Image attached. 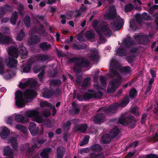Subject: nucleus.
<instances>
[{
    "label": "nucleus",
    "instance_id": "41",
    "mask_svg": "<svg viewBox=\"0 0 158 158\" xmlns=\"http://www.w3.org/2000/svg\"><path fill=\"white\" fill-rule=\"evenodd\" d=\"M138 109V108L137 107H134L132 108L131 111L135 115H138L139 114Z\"/></svg>",
    "mask_w": 158,
    "mask_h": 158
},
{
    "label": "nucleus",
    "instance_id": "23",
    "mask_svg": "<svg viewBox=\"0 0 158 158\" xmlns=\"http://www.w3.org/2000/svg\"><path fill=\"white\" fill-rule=\"evenodd\" d=\"M40 47L43 50H44L48 49L50 47V45L47 43L44 42L40 44Z\"/></svg>",
    "mask_w": 158,
    "mask_h": 158
},
{
    "label": "nucleus",
    "instance_id": "3",
    "mask_svg": "<svg viewBox=\"0 0 158 158\" xmlns=\"http://www.w3.org/2000/svg\"><path fill=\"white\" fill-rule=\"evenodd\" d=\"M7 52L11 58L7 60L6 63L8 66L10 67H14L16 66L17 61L14 58L17 57L18 56V52L17 49L14 47H11L8 48Z\"/></svg>",
    "mask_w": 158,
    "mask_h": 158
},
{
    "label": "nucleus",
    "instance_id": "53",
    "mask_svg": "<svg viewBox=\"0 0 158 158\" xmlns=\"http://www.w3.org/2000/svg\"><path fill=\"white\" fill-rule=\"evenodd\" d=\"M50 113L48 111H45L43 113L45 117L48 116L50 115Z\"/></svg>",
    "mask_w": 158,
    "mask_h": 158
},
{
    "label": "nucleus",
    "instance_id": "50",
    "mask_svg": "<svg viewBox=\"0 0 158 158\" xmlns=\"http://www.w3.org/2000/svg\"><path fill=\"white\" fill-rule=\"evenodd\" d=\"M5 12L2 7H0V18L2 17L4 14Z\"/></svg>",
    "mask_w": 158,
    "mask_h": 158
},
{
    "label": "nucleus",
    "instance_id": "11",
    "mask_svg": "<svg viewBox=\"0 0 158 158\" xmlns=\"http://www.w3.org/2000/svg\"><path fill=\"white\" fill-rule=\"evenodd\" d=\"M29 130L32 135H36L39 132V128L34 123H31L29 124Z\"/></svg>",
    "mask_w": 158,
    "mask_h": 158
},
{
    "label": "nucleus",
    "instance_id": "48",
    "mask_svg": "<svg viewBox=\"0 0 158 158\" xmlns=\"http://www.w3.org/2000/svg\"><path fill=\"white\" fill-rule=\"evenodd\" d=\"M52 83H54L55 85H60L61 83V81L60 80H53L52 81Z\"/></svg>",
    "mask_w": 158,
    "mask_h": 158
},
{
    "label": "nucleus",
    "instance_id": "38",
    "mask_svg": "<svg viewBox=\"0 0 158 158\" xmlns=\"http://www.w3.org/2000/svg\"><path fill=\"white\" fill-rule=\"evenodd\" d=\"M133 7V6L132 4H128L125 6V10L127 11H130L132 10Z\"/></svg>",
    "mask_w": 158,
    "mask_h": 158
},
{
    "label": "nucleus",
    "instance_id": "59",
    "mask_svg": "<svg viewBox=\"0 0 158 158\" xmlns=\"http://www.w3.org/2000/svg\"><path fill=\"white\" fill-rule=\"evenodd\" d=\"M153 139L156 141L158 140V133H156L155 136L153 138Z\"/></svg>",
    "mask_w": 158,
    "mask_h": 158
},
{
    "label": "nucleus",
    "instance_id": "7",
    "mask_svg": "<svg viewBox=\"0 0 158 158\" xmlns=\"http://www.w3.org/2000/svg\"><path fill=\"white\" fill-rule=\"evenodd\" d=\"M102 95V93L99 91L95 93L94 91L92 90L89 93L85 94L84 97L85 100H87L92 98H101Z\"/></svg>",
    "mask_w": 158,
    "mask_h": 158
},
{
    "label": "nucleus",
    "instance_id": "36",
    "mask_svg": "<svg viewBox=\"0 0 158 158\" xmlns=\"http://www.w3.org/2000/svg\"><path fill=\"white\" fill-rule=\"evenodd\" d=\"M109 11V13L111 15H116V9H115L114 7V6H112L110 7Z\"/></svg>",
    "mask_w": 158,
    "mask_h": 158
},
{
    "label": "nucleus",
    "instance_id": "1",
    "mask_svg": "<svg viewBox=\"0 0 158 158\" xmlns=\"http://www.w3.org/2000/svg\"><path fill=\"white\" fill-rule=\"evenodd\" d=\"M24 117L20 114L16 115L15 119L18 122L24 123L28 121V118H31L32 120L39 123H42V124H46L47 127L50 126V121L48 120L44 121V119L40 115V113L35 110H29L25 112Z\"/></svg>",
    "mask_w": 158,
    "mask_h": 158
},
{
    "label": "nucleus",
    "instance_id": "16",
    "mask_svg": "<svg viewBox=\"0 0 158 158\" xmlns=\"http://www.w3.org/2000/svg\"><path fill=\"white\" fill-rule=\"evenodd\" d=\"M120 123L123 125H127L131 121V119L125 117L124 116H122L119 119Z\"/></svg>",
    "mask_w": 158,
    "mask_h": 158
},
{
    "label": "nucleus",
    "instance_id": "17",
    "mask_svg": "<svg viewBox=\"0 0 158 158\" xmlns=\"http://www.w3.org/2000/svg\"><path fill=\"white\" fill-rule=\"evenodd\" d=\"M3 154L5 156L12 155L13 152L12 150L9 146H6L3 148Z\"/></svg>",
    "mask_w": 158,
    "mask_h": 158
},
{
    "label": "nucleus",
    "instance_id": "37",
    "mask_svg": "<svg viewBox=\"0 0 158 158\" xmlns=\"http://www.w3.org/2000/svg\"><path fill=\"white\" fill-rule=\"evenodd\" d=\"M117 53L119 56H123L125 54L124 50L120 48L117 50Z\"/></svg>",
    "mask_w": 158,
    "mask_h": 158
},
{
    "label": "nucleus",
    "instance_id": "57",
    "mask_svg": "<svg viewBox=\"0 0 158 158\" xmlns=\"http://www.w3.org/2000/svg\"><path fill=\"white\" fill-rule=\"evenodd\" d=\"M44 75V72H42L40 74H39V77L40 78L41 81H42V77Z\"/></svg>",
    "mask_w": 158,
    "mask_h": 158
},
{
    "label": "nucleus",
    "instance_id": "39",
    "mask_svg": "<svg viewBox=\"0 0 158 158\" xmlns=\"http://www.w3.org/2000/svg\"><path fill=\"white\" fill-rule=\"evenodd\" d=\"M90 78H86L84 80L83 84H82V86L84 87L87 86L90 83Z\"/></svg>",
    "mask_w": 158,
    "mask_h": 158
},
{
    "label": "nucleus",
    "instance_id": "9",
    "mask_svg": "<svg viewBox=\"0 0 158 158\" xmlns=\"http://www.w3.org/2000/svg\"><path fill=\"white\" fill-rule=\"evenodd\" d=\"M95 30L99 34L109 36L111 34V30L107 26H103L100 30L97 28H95Z\"/></svg>",
    "mask_w": 158,
    "mask_h": 158
},
{
    "label": "nucleus",
    "instance_id": "29",
    "mask_svg": "<svg viewBox=\"0 0 158 158\" xmlns=\"http://www.w3.org/2000/svg\"><path fill=\"white\" fill-rule=\"evenodd\" d=\"M15 128L21 130L24 133H25L26 131V128L22 125L17 124L15 126Z\"/></svg>",
    "mask_w": 158,
    "mask_h": 158
},
{
    "label": "nucleus",
    "instance_id": "58",
    "mask_svg": "<svg viewBox=\"0 0 158 158\" xmlns=\"http://www.w3.org/2000/svg\"><path fill=\"white\" fill-rule=\"evenodd\" d=\"M151 85H149L147 88V90L145 92V94H147V93L151 89Z\"/></svg>",
    "mask_w": 158,
    "mask_h": 158
},
{
    "label": "nucleus",
    "instance_id": "54",
    "mask_svg": "<svg viewBox=\"0 0 158 158\" xmlns=\"http://www.w3.org/2000/svg\"><path fill=\"white\" fill-rule=\"evenodd\" d=\"M87 128V126L85 125H82L81 127V129L82 130V131L84 132L86 131Z\"/></svg>",
    "mask_w": 158,
    "mask_h": 158
},
{
    "label": "nucleus",
    "instance_id": "25",
    "mask_svg": "<svg viewBox=\"0 0 158 158\" xmlns=\"http://www.w3.org/2000/svg\"><path fill=\"white\" fill-rule=\"evenodd\" d=\"M10 142L12 145L13 148L15 149H16L17 147V143L16 139L11 138L10 140Z\"/></svg>",
    "mask_w": 158,
    "mask_h": 158
},
{
    "label": "nucleus",
    "instance_id": "15",
    "mask_svg": "<svg viewBox=\"0 0 158 158\" xmlns=\"http://www.w3.org/2000/svg\"><path fill=\"white\" fill-rule=\"evenodd\" d=\"M51 151V148H48L43 150L40 153L42 158H49L48 154Z\"/></svg>",
    "mask_w": 158,
    "mask_h": 158
},
{
    "label": "nucleus",
    "instance_id": "35",
    "mask_svg": "<svg viewBox=\"0 0 158 158\" xmlns=\"http://www.w3.org/2000/svg\"><path fill=\"white\" fill-rule=\"evenodd\" d=\"M100 81L102 84L103 87H105L106 86V77H102L100 78Z\"/></svg>",
    "mask_w": 158,
    "mask_h": 158
},
{
    "label": "nucleus",
    "instance_id": "40",
    "mask_svg": "<svg viewBox=\"0 0 158 158\" xmlns=\"http://www.w3.org/2000/svg\"><path fill=\"white\" fill-rule=\"evenodd\" d=\"M13 119L12 117L9 116L6 118V122L7 123L11 125L12 123Z\"/></svg>",
    "mask_w": 158,
    "mask_h": 158
},
{
    "label": "nucleus",
    "instance_id": "14",
    "mask_svg": "<svg viewBox=\"0 0 158 158\" xmlns=\"http://www.w3.org/2000/svg\"><path fill=\"white\" fill-rule=\"evenodd\" d=\"M12 39L10 37H3L2 34L0 33V43L1 44L8 43L11 42Z\"/></svg>",
    "mask_w": 158,
    "mask_h": 158
},
{
    "label": "nucleus",
    "instance_id": "4",
    "mask_svg": "<svg viewBox=\"0 0 158 158\" xmlns=\"http://www.w3.org/2000/svg\"><path fill=\"white\" fill-rule=\"evenodd\" d=\"M129 102V97L127 96L123 100L120 104L117 103H114L105 110L104 112L106 114L109 115H111L112 113H115L118 106L124 107Z\"/></svg>",
    "mask_w": 158,
    "mask_h": 158
},
{
    "label": "nucleus",
    "instance_id": "55",
    "mask_svg": "<svg viewBox=\"0 0 158 158\" xmlns=\"http://www.w3.org/2000/svg\"><path fill=\"white\" fill-rule=\"evenodd\" d=\"M47 1V0H46L44 2H41L40 3V6L41 7L44 6L46 5Z\"/></svg>",
    "mask_w": 158,
    "mask_h": 158
},
{
    "label": "nucleus",
    "instance_id": "64",
    "mask_svg": "<svg viewBox=\"0 0 158 158\" xmlns=\"http://www.w3.org/2000/svg\"><path fill=\"white\" fill-rule=\"evenodd\" d=\"M138 141H135L131 144V145H132L131 146H133L134 147H135L136 146H137L138 145Z\"/></svg>",
    "mask_w": 158,
    "mask_h": 158
},
{
    "label": "nucleus",
    "instance_id": "49",
    "mask_svg": "<svg viewBox=\"0 0 158 158\" xmlns=\"http://www.w3.org/2000/svg\"><path fill=\"white\" fill-rule=\"evenodd\" d=\"M93 149L95 150H100L101 149V147L98 144H96L93 147Z\"/></svg>",
    "mask_w": 158,
    "mask_h": 158
},
{
    "label": "nucleus",
    "instance_id": "26",
    "mask_svg": "<svg viewBox=\"0 0 158 158\" xmlns=\"http://www.w3.org/2000/svg\"><path fill=\"white\" fill-rule=\"evenodd\" d=\"M89 138V136L88 135L86 136L81 141L80 143V145L81 146H82L88 143Z\"/></svg>",
    "mask_w": 158,
    "mask_h": 158
},
{
    "label": "nucleus",
    "instance_id": "18",
    "mask_svg": "<svg viewBox=\"0 0 158 158\" xmlns=\"http://www.w3.org/2000/svg\"><path fill=\"white\" fill-rule=\"evenodd\" d=\"M64 151V149L63 147L58 148L57 149V158H62Z\"/></svg>",
    "mask_w": 158,
    "mask_h": 158
},
{
    "label": "nucleus",
    "instance_id": "61",
    "mask_svg": "<svg viewBox=\"0 0 158 158\" xmlns=\"http://www.w3.org/2000/svg\"><path fill=\"white\" fill-rule=\"evenodd\" d=\"M94 156L95 157V158H103V156L102 155H98L97 154L94 155Z\"/></svg>",
    "mask_w": 158,
    "mask_h": 158
},
{
    "label": "nucleus",
    "instance_id": "8",
    "mask_svg": "<svg viewBox=\"0 0 158 158\" xmlns=\"http://www.w3.org/2000/svg\"><path fill=\"white\" fill-rule=\"evenodd\" d=\"M36 95L35 92L31 89L27 90L24 94V98L26 101L28 102H31Z\"/></svg>",
    "mask_w": 158,
    "mask_h": 158
},
{
    "label": "nucleus",
    "instance_id": "47",
    "mask_svg": "<svg viewBox=\"0 0 158 158\" xmlns=\"http://www.w3.org/2000/svg\"><path fill=\"white\" fill-rule=\"evenodd\" d=\"M158 8V5H155L153 6L152 7H151L150 9V11H149V12L151 13H152L154 10L155 9H156Z\"/></svg>",
    "mask_w": 158,
    "mask_h": 158
},
{
    "label": "nucleus",
    "instance_id": "60",
    "mask_svg": "<svg viewBox=\"0 0 158 158\" xmlns=\"http://www.w3.org/2000/svg\"><path fill=\"white\" fill-rule=\"evenodd\" d=\"M146 114H143L142 116V123H144V121L145 120V119H146Z\"/></svg>",
    "mask_w": 158,
    "mask_h": 158
},
{
    "label": "nucleus",
    "instance_id": "63",
    "mask_svg": "<svg viewBox=\"0 0 158 158\" xmlns=\"http://www.w3.org/2000/svg\"><path fill=\"white\" fill-rule=\"evenodd\" d=\"M150 73L153 77H156V74L154 71L152 70H151Z\"/></svg>",
    "mask_w": 158,
    "mask_h": 158
},
{
    "label": "nucleus",
    "instance_id": "45",
    "mask_svg": "<svg viewBox=\"0 0 158 158\" xmlns=\"http://www.w3.org/2000/svg\"><path fill=\"white\" fill-rule=\"evenodd\" d=\"M143 18L146 20H149L150 19V17L149 16L147 13H144L143 14Z\"/></svg>",
    "mask_w": 158,
    "mask_h": 158
},
{
    "label": "nucleus",
    "instance_id": "33",
    "mask_svg": "<svg viewBox=\"0 0 158 158\" xmlns=\"http://www.w3.org/2000/svg\"><path fill=\"white\" fill-rule=\"evenodd\" d=\"M30 22V18L29 16H26L24 19V24L25 26L28 27L29 26Z\"/></svg>",
    "mask_w": 158,
    "mask_h": 158
},
{
    "label": "nucleus",
    "instance_id": "19",
    "mask_svg": "<svg viewBox=\"0 0 158 158\" xmlns=\"http://www.w3.org/2000/svg\"><path fill=\"white\" fill-rule=\"evenodd\" d=\"M19 49L20 50L19 53L21 55V56L23 58H25L27 56V52L25 48L23 47L22 44L20 45Z\"/></svg>",
    "mask_w": 158,
    "mask_h": 158
},
{
    "label": "nucleus",
    "instance_id": "31",
    "mask_svg": "<svg viewBox=\"0 0 158 158\" xmlns=\"http://www.w3.org/2000/svg\"><path fill=\"white\" fill-rule=\"evenodd\" d=\"M4 66L2 58H0V74H3L4 73Z\"/></svg>",
    "mask_w": 158,
    "mask_h": 158
},
{
    "label": "nucleus",
    "instance_id": "28",
    "mask_svg": "<svg viewBox=\"0 0 158 158\" xmlns=\"http://www.w3.org/2000/svg\"><path fill=\"white\" fill-rule=\"evenodd\" d=\"M31 82V81L28 80L24 83L20 82L19 85V87L21 88H24L25 87L28 86Z\"/></svg>",
    "mask_w": 158,
    "mask_h": 158
},
{
    "label": "nucleus",
    "instance_id": "30",
    "mask_svg": "<svg viewBox=\"0 0 158 158\" xmlns=\"http://www.w3.org/2000/svg\"><path fill=\"white\" fill-rule=\"evenodd\" d=\"M130 96L131 98L135 97L137 95L136 90L133 88L131 89L130 92Z\"/></svg>",
    "mask_w": 158,
    "mask_h": 158
},
{
    "label": "nucleus",
    "instance_id": "6",
    "mask_svg": "<svg viewBox=\"0 0 158 158\" xmlns=\"http://www.w3.org/2000/svg\"><path fill=\"white\" fill-rule=\"evenodd\" d=\"M16 104L19 107L22 108L25 106L24 101L21 91H17L15 93Z\"/></svg>",
    "mask_w": 158,
    "mask_h": 158
},
{
    "label": "nucleus",
    "instance_id": "62",
    "mask_svg": "<svg viewBox=\"0 0 158 158\" xmlns=\"http://www.w3.org/2000/svg\"><path fill=\"white\" fill-rule=\"evenodd\" d=\"M55 0H52L51 1L50 0H48L47 2L48 4H52L53 3L55 2Z\"/></svg>",
    "mask_w": 158,
    "mask_h": 158
},
{
    "label": "nucleus",
    "instance_id": "22",
    "mask_svg": "<svg viewBox=\"0 0 158 158\" xmlns=\"http://www.w3.org/2000/svg\"><path fill=\"white\" fill-rule=\"evenodd\" d=\"M17 13V12H14L10 18V21L11 23L13 24H15L16 23L18 17Z\"/></svg>",
    "mask_w": 158,
    "mask_h": 158
},
{
    "label": "nucleus",
    "instance_id": "24",
    "mask_svg": "<svg viewBox=\"0 0 158 158\" xmlns=\"http://www.w3.org/2000/svg\"><path fill=\"white\" fill-rule=\"evenodd\" d=\"M25 36V34L23 31L21 30L16 37V40L20 41L22 40Z\"/></svg>",
    "mask_w": 158,
    "mask_h": 158
},
{
    "label": "nucleus",
    "instance_id": "27",
    "mask_svg": "<svg viewBox=\"0 0 158 158\" xmlns=\"http://www.w3.org/2000/svg\"><path fill=\"white\" fill-rule=\"evenodd\" d=\"M15 73L12 71H9L5 73V78L7 79H10L15 76Z\"/></svg>",
    "mask_w": 158,
    "mask_h": 158
},
{
    "label": "nucleus",
    "instance_id": "56",
    "mask_svg": "<svg viewBox=\"0 0 158 158\" xmlns=\"http://www.w3.org/2000/svg\"><path fill=\"white\" fill-rule=\"evenodd\" d=\"M124 70L125 72L127 73L130 72L131 70L130 67L129 66H127L124 68Z\"/></svg>",
    "mask_w": 158,
    "mask_h": 158
},
{
    "label": "nucleus",
    "instance_id": "51",
    "mask_svg": "<svg viewBox=\"0 0 158 158\" xmlns=\"http://www.w3.org/2000/svg\"><path fill=\"white\" fill-rule=\"evenodd\" d=\"M146 158H158V156L155 155H148Z\"/></svg>",
    "mask_w": 158,
    "mask_h": 158
},
{
    "label": "nucleus",
    "instance_id": "13",
    "mask_svg": "<svg viewBox=\"0 0 158 158\" xmlns=\"http://www.w3.org/2000/svg\"><path fill=\"white\" fill-rule=\"evenodd\" d=\"M105 118L103 114H99L94 117V121L95 123H99L103 122L105 120Z\"/></svg>",
    "mask_w": 158,
    "mask_h": 158
},
{
    "label": "nucleus",
    "instance_id": "46",
    "mask_svg": "<svg viewBox=\"0 0 158 158\" xmlns=\"http://www.w3.org/2000/svg\"><path fill=\"white\" fill-rule=\"evenodd\" d=\"M43 96L45 98H49L52 95L51 94L49 93L46 92L43 94Z\"/></svg>",
    "mask_w": 158,
    "mask_h": 158
},
{
    "label": "nucleus",
    "instance_id": "52",
    "mask_svg": "<svg viewBox=\"0 0 158 158\" xmlns=\"http://www.w3.org/2000/svg\"><path fill=\"white\" fill-rule=\"evenodd\" d=\"M134 152H130L127 155V158H130L134 154Z\"/></svg>",
    "mask_w": 158,
    "mask_h": 158
},
{
    "label": "nucleus",
    "instance_id": "10",
    "mask_svg": "<svg viewBox=\"0 0 158 158\" xmlns=\"http://www.w3.org/2000/svg\"><path fill=\"white\" fill-rule=\"evenodd\" d=\"M123 21L122 19L119 16L117 17V20L112 26L113 28L115 30H119L123 26Z\"/></svg>",
    "mask_w": 158,
    "mask_h": 158
},
{
    "label": "nucleus",
    "instance_id": "5",
    "mask_svg": "<svg viewBox=\"0 0 158 158\" xmlns=\"http://www.w3.org/2000/svg\"><path fill=\"white\" fill-rule=\"evenodd\" d=\"M118 130L115 127L110 132V135L106 134L103 135L102 138V140L105 143H108L110 141L111 138L116 136L118 134Z\"/></svg>",
    "mask_w": 158,
    "mask_h": 158
},
{
    "label": "nucleus",
    "instance_id": "21",
    "mask_svg": "<svg viewBox=\"0 0 158 158\" xmlns=\"http://www.w3.org/2000/svg\"><path fill=\"white\" fill-rule=\"evenodd\" d=\"M38 60L43 62H47L49 61V57L46 55H40L38 56Z\"/></svg>",
    "mask_w": 158,
    "mask_h": 158
},
{
    "label": "nucleus",
    "instance_id": "42",
    "mask_svg": "<svg viewBox=\"0 0 158 158\" xmlns=\"http://www.w3.org/2000/svg\"><path fill=\"white\" fill-rule=\"evenodd\" d=\"M145 37V35L143 36L142 35H138L135 36V38L136 40H141L144 39Z\"/></svg>",
    "mask_w": 158,
    "mask_h": 158
},
{
    "label": "nucleus",
    "instance_id": "2",
    "mask_svg": "<svg viewBox=\"0 0 158 158\" xmlns=\"http://www.w3.org/2000/svg\"><path fill=\"white\" fill-rule=\"evenodd\" d=\"M116 61L114 59L110 61V75L113 77L117 78L112 80L110 83L108 89V92L111 93L114 91L116 89L119 85L120 82L122 81V78L119 74L117 72V69H112V67L115 64Z\"/></svg>",
    "mask_w": 158,
    "mask_h": 158
},
{
    "label": "nucleus",
    "instance_id": "20",
    "mask_svg": "<svg viewBox=\"0 0 158 158\" xmlns=\"http://www.w3.org/2000/svg\"><path fill=\"white\" fill-rule=\"evenodd\" d=\"M73 16V14L70 15H69V14H67L66 15H61L60 17L61 19H63L61 20V23L63 24H65L66 23V20L64 19H70Z\"/></svg>",
    "mask_w": 158,
    "mask_h": 158
},
{
    "label": "nucleus",
    "instance_id": "12",
    "mask_svg": "<svg viewBox=\"0 0 158 158\" xmlns=\"http://www.w3.org/2000/svg\"><path fill=\"white\" fill-rule=\"evenodd\" d=\"M9 133L10 131L6 127H2L1 128L0 135L3 139L6 138Z\"/></svg>",
    "mask_w": 158,
    "mask_h": 158
},
{
    "label": "nucleus",
    "instance_id": "43",
    "mask_svg": "<svg viewBox=\"0 0 158 158\" xmlns=\"http://www.w3.org/2000/svg\"><path fill=\"white\" fill-rule=\"evenodd\" d=\"M41 105L42 106H46L49 107H51V105L50 104L46 101L42 102Z\"/></svg>",
    "mask_w": 158,
    "mask_h": 158
},
{
    "label": "nucleus",
    "instance_id": "32",
    "mask_svg": "<svg viewBox=\"0 0 158 158\" xmlns=\"http://www.w3.org/2000/svg\"><path fill=\"white\" fill-rule=\"evenodd\" d=\"M23 71L24 73H28L31 69V66L30 64L25 65L22 68Z\"/></svg>",
    "mask_w": 158,
    "mask_h": 158
},
{
    "label": "nucleus",
    "instance_id": "44",
    "mask_svg": "<svg viewBox=\"0 0 158 158\" xmlns=\"http://www.w3.org/2000/svg\"><path fill=\"white\" fill-rule=\"evenodd\" d=\"M36 148H37L36 146L35 145L33 146L31 149H29V147L28 145L25 148L26 150L30 152V151H32L33 150Z\"/></svg>",
    "mask_w": 158,
    "mask_h": 158
},
{
    "label": "nucleus",
    "instance_id": "34",
    "mask_svg": "<svg viewBox=\"0 0 158 158\" xmlns=\"http://www.w3.org/2000/svg\"><path fill=\"white\" fill-rule=\"evenodd\" d=\"M83 44H74L73 45V48L76 49H83L84 47H83Z\"/></svg>",
    "mask_w": 158,
    "mask_h": 158
}]
</instances>
